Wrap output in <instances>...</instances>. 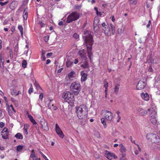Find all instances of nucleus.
Returning a JSON list of instances; mask_svg holds the SVG:
<instances>
[{
	"instance_id": "864d4df0",
	"label": "nucleus",
	"mask_w": 160,
	"mask_h": 160,
	"mask_svg": "<svg viewBox=\"0 0 160 160\" xmlns=\"http://www.w3.org/2000/svg\"><path fill=\"white\" fill-rule=\"evenodd\" d=\"M97 14L98 16H99L100 17H102V12H99V13H98Z\"/></svg>"
},
{
	"instance_id": "5701e85b",
	"label": "nucleus",
	"mask_w": 160,
	"mask_h": 160,
	"mask_svg": "<svg viewBox=\"0 0 160 160\" xmlns=\"http://www.w3.org/2000/svg\"><path fill=\"white\" fill-rule=\"evenodd\" d=\"M28 118L29 119V120L31 121V122L34 124L36 125L37 123L35 121V120L33 118V117L31 115H29Z\"/></svg>"
},
{
	"instance_id": "4be33fe9",
	"label": "nucleus",
	"mask_w": 160,
	"mask_h": 160,
	"mask_svg": "<svg viewBox=\"0 0 160 160\" xmlns=\"http://www.w3.org/2000/svg\"><path fill=\"white\" fill-rule=\"evenodd\" d=\"M56 132L60 138H62L64 137V135L62 131H56Z\"/></svg>"
},
{
	"instance_id": "cd10ccee",
	"label": "nucleus",
	"mask_w": 160,
	"mask_h": 160,
	"mask_svg": "<svg viewBox=\"0 0 160 160\" xmlns=\"http://www.w3.org/2000/svg\"><path fill=\"white\" fill-rule=\"evenodd\" d=\"M73 38L77 40L78 41L79 40V36L76 33H74L73 35Z\"/></svg>"
},
{
	"instance_id": "c9c22d12",
	"label": "nucleus",
	"mask_w": 160,
	"mask_h": 160,
	"mask_svg": "<svg viewBox=\"0 0 160 160\" xmlns=\"http://www.w3.org/2000/svg\"><path fill=\"white\" fill-rule=\"evenodd\" d=\"M36 156L35 155V152L34 150H32L31 151V153L30 156V158H32Z\"/></svg>"
},
{
	"instance_id": "9b49d317",
	"label": "nucleus",
	"mask_w": 160,
	"mask_h": 160,
	"mask_svg": "<svg viewBox=\"0 0 160 160\" xmlns=\"http://www.w3.org/2000/svg\"><path fill=\"white\" fill-rule=\"evenodd\" d=\"M78 54L80 56L82 59L85 60H86L87 59L86 55V52L84 49L79 50L78 52Z\"/></svg>"
},
{
	"instance_id": "37998d69",
	"label": "nucleus",
	"mask_w": 160,
	"mask_h": 160,
	"mask_svg": "<svg viewBox=\"0 0 160 160\" xmlns=\"http://www.w3.org/2000/svg\"><path fill=\"white\" fill-rule=\"evenodd\" d=\"M43 94L42 93V92H41V93L40 94V95H39V99L42 100V99L43 98Z\"/></svg>"
},
{
	"instance_id": "7c9ffc66",
	"label": "nucleus",
	"mask_w": 160,
	"mask_h": 160,
	"mask_svg": "<svg viewBox=\"0 0 160 160\" xmlns=\"http://www.w3.org/2000/svg\"><path fill=\"white\" fill-rule=\"evenodd\" d=\"M108 83L107 82L106 80H104V87L105 89H108Z\"/></svg>"
},
{
	"instance_id": "412c9836",
	"label": "nucleus",
	"mask_w": 160,
	"mask_h": 160,
	"mask_svg": "<svg viewBox=\"0 0 160 160\" xmlns=\"http://www.w3.org/2000/svg\"><path fill=\"white\" fill-rule=\"evenodd\" d=\"M28 9L27 8H25L23 12V17L24 19L27 20L28 17Z\"/></svg>"
},
{
	"instance_id": "ea45409f",
	"label": "nucleus",
	"mask_w": 160,
	"mask_h": 160,
	"mask_svg": "<svg viewBox=\"0 0 160 160\" xmlns=\"http://www.w3.org/2000/svg\"><path fill=\"white\" fill-rule=\"evenodd\" d=\"M8 2V1L4 2H0V5L1 6H3L6 4H7Z\"/></svg>"
},
{
	"instance_id": "09e8293b",
	"label": "nucleus",
	"mask_w": 160,
	"mask_h": 160,
	"mask_svg": "<svg viewBox=\"0 0 160 160\" xmlns=\"http://www.w3.org/2000/svg\"><path fill=\"white\" fill-rule=\"evenodd\" d=\"M151 24V21L150 20H149L148 21V24L147 25V28H149Z\"/></svg>"
},
{
	"instance_id": "603ef678",
	"label": "nucleus",
	"mask_w": 160,
	"mask_h": 160,
	"mask_svg": "<svg viewBox=\"0 0 160 160\" xmlns=\"http://www.w3.org/2000/svg\"><path fill=\"white\" fill-rule=\"evenodd\" d=\"M105 97L106 98H107V95L108 93V89H105Z\"/></svg>"
},
{
	"instance_id": "c85d7f7f",
	"label": "nucleus",
	"mask_w": 160,
	"mask_h": 160,
	"mask_svg": "<svg viewBox=\"0 0 160 160\" xmlns=\"http://www.w3.org/2000/svg\"><path fill=\"white\" fill-rule=\"evenodd\" d=\"M27 61L26 60H24L23 61L22 63V67L24 68H26L27 67Z\"/></svg>"
},
{
	"instance_id": "c756f323",
	"label": "nucleus",
	"mask_w": 160,
	"mask_h": 160,
	"mask_svg": "<svg viewBox=\"0 0 160 160\" xmlns=\"http://www.w3.org/2000/svg\"><path fill=\"white\" fill-rule=\"evenodd\" d=\"M73 63V62L72 61H70V60L68 61L66 63V66L67 67H70Z\"/></svg>"
},
{
	"instance_id": "a18cd8bd",
	"label": "nucleus",
	"mask_w": 160,
	"mask_h": 160,
	"mask_svg": "<svg viewBox=\"0 0 160 160\" xmlns=\"http://www.w3.org/2000/svg\"><path fill=\"white\" fill-rule=\"evenodd\" d=\"M39 24L41 28L44 27L45 26V24L43 23L42 22H40Z\"/></svg>"
},
{
	"instance_id": "6ab92c4d",
	"label": "nucleus",
	"mask_w": 160,
	"mask_h": 160,
	"mask_svg": "<svg viewBox=\"0 0 160 160\" xmlns=\"http://www.w3.org/2000/svg\"><path fill=\"white\" fill-rule=\"evenodd\" d=\"M150 120L152 123L153 124H155L157 122V120L155 115H153L151 117Z\"/></svg>"
},
{
	"instance_id": "473e14b6",
	"label": "nucleus",
	"mask_w": 160,
	"mask_h": 160,
	"mask_svg": "<svg viewBox=\"0 0 160 160\" xmlns=\"http://www.w3.org/2000/svg\"><path fill=\"white\" fill-rule=\"evenodd\" d=\"M34 85L37 89L39 90L40 89L42 90V88L39 85L37 82L36 81L34 83Z\"/></svg>"
},
{
	"instance_id": "f03ea898",
	"label": "nucleus",
	"mask_w": 160,
	"mask_h": 160,
	"mask_svg": "<svg viewBox=\"0 0 160 160\" xmlns=\"http://www.w3.org/2000/svg\"><path fill=\"white\" fill-rule=\"evenodd\" d=\"M76 109L78 117L79 119H83L87 117L88 113V108L86 105H81Z\"/></svg>"
},
{
	"instance_id": "4c0bfd02",
	"label": "nucleus",
	"mask_w": 160,
	"mask_h": 160,
	"mask_svg": "<svg viewBox=\"0 0 160 160\" xmlns=\"http://www.w3.org/2000/svg\"><path fill=\"white\" fill-rule=\"evenodd\" d=\"M39 153L46 160H49L47 158V157L42 153V152L40 150L39 151Z\"/></svg>"
},
{
	"instance_id": "0e129e2a",
	"label": "nucleus",
	"mask_w": 160,
	"mask_h": 160,
	"mask_svg": "<svg viewBox=\"0 0 160 160\" xmlns=\"http://www.w3.org/2000/svg\"><path fill=\"white\" fill-rule=\"evenodd\" d=\"M116 113L117 114V116H120L119 114L120 113V112L119 111H116Z\"/></svg>"
},
{
	"instance_id": "20e7f679",
	"label": "nucleus",
	"mask_w": 160,
	"mask_h": 160,
	"mask_svg": "<svg viewBox=\"0 0 160 160\" xmlns=\"http://www.w3.org/2000/svg\"><path fill=\"white\" fill-rule=\"evenodd\" d=\"M103 112L104 117L102 118L101 120L104 127L106 128V122L111 121L113 119V114L111 112L106 110H104Z\"/></svg>"
},
{
	"instance_id": "e433bc0d",
	"label": "nucleus",
	"mask_w": 160,
	"mask_h": 160,
	"mask_svg": "<svg viewBox=\"0 0 160 160\" xmlns=\"http://www.w3.org/2000/svg\"><path fill=\"white\" fill-rule=\"evenodd\" d=\"M129 2L132 4L135 5L137 3V0H130Z\"/></svg>"
},
{
	"instance_id": "9d476101",
	"label": "nucleus",
	"mask_w": 160,
	"mask_h": 160,
	"mask_svg": "<svg viewBox=\"0 0 160 160\" xmlns=\"http://www.w3.org/2000/svg\"><path fill=\"white\" fill-rule=\"evenodd\" d=\"M52 100L48 99L46 102V104L47 105L48 108L52 110H56L57 108L52 102Z\"/></svg>"
},
{
	"instance_id": "79ce46f5",
	"label": "nucleus",
	"mask_w": 160,
	"mask_h": 160,
	"mask_svg": "<svg viewBox=\"0 0 160 160\" xmlns=\"http://www.w3.org/2000/svg\"><path fill=\"white\" fill-rule=\"evenodd\" d=\"M44 40L45 42H47L49 39V37L48 36H45L44 37Z\"/></svg>"
},
{
	"instance_id": "58836bf2",
	"label": "nucleus",
	"mask_w": 160,
	"mask_h": 160,
	"mask_svg": "<svg viewBox=\"0 0 160 160\" xmlns=\"http://www.w3.org/2000/svg\"><path fill=\"white\" fill-rule=\"evenodd\" d=\"M126 149L124 147L120 148V151L122 152H125L126 151Z\"/></svg>"
},
{
	"instance_id": "6e6552de",
	"label": "nucleus",
	"mask_w": 160,
	"mask_h": 160,
	"mask_svg": "<svg viewBox=\"0 0 160 160\" xmlns=\"http://www.w3.org/2000/svg\"><path fill=\"white\" fill-rule=\"evenodd\" d=\"M104 156L109 160H112L113 158L117 159L118 158L117 157L114 153L111 152L107 150L106 151Z\"/></svg>"
},
{
	"instance_id": "f8f14e48",
	"label": "nucleus",
	"mask_w": 160,
	"mask_h": 160,
	"mask_svg": "<svg viewBox=\"0 0 160 160\" xmlns=\"http://www.w3.org/2000/svg\"><path fill=\"white\" fill-rule=\"evenodd\" d=\"M156 136V134L153 133H149L148 134L146 135V138L149 141L151 142H152L154 140V138Z\"/></svg>"
},
{
	"instance_id": "bb28decb",
	"label": "nucleus",
	"mask_w": 160,
	"mask_h": 160,
	"mask_svg": "<svg viewBox=\"0 0 160 160\" xmlns=\"http://www.w3.org/2000/svg\"><path fill=\"white\" fill-rule=\"evenodd\" d=\"M11 93L12 96H17L18 95V92H17L14 89H12L11 91Z\"/></svg>"
},
{
	"instance_id": "393cba45",
	"label": "nucleus",
	"mask_w": 160,
	"mask_h": 160,
	"mask_svg": "<svg viewBox=\"0 0 160 160\" xmlns=\"http://www.w3.org/2000/svg\"><path fill=\"white\" fill-rule=\"evenodd\" d=\"M18 29L20 32L22 37L23 33V27L21 25H18Z\"/></svg>"
},
{
	"instance_id": "e2e57ef3",
	"label": "nucleus",
	"mask_w": 160,
	"mask_h": 160,
	"mask_svg": "<svg viewBox=\"0 0 160 160\" xmlns=\"http://www.w3.org/2000/svg\"><path fill=\"white\" fill-rule=\"evenodd\" d=\"M112 20L113 22H114V21H115V18H114V17L113 16L112 17Z\"/></svg>"
},
{
	"instance_id": "774afa93",
	"label": "nucleus",
	"mask_w": 160,
	"mask_h": 160,
	"mask_svg": "<svg viewBox=\"0 0 160 160\" xmlns=\"http://www.w3.org/2000/svg\"><path fill=\"white\" fill-rule=\"evenodd\" d=\"M120 160H128L126 158L124 157H122L121 158Z\"/></svg>"
},
{
	"instance_id": "dca6fc26",
	"label": "nucleus",
	"mask_w": 160,
	"mask_h": 160,
	"mask_svg": "<svg viewBox=\"0 0 160 160\" xmlns=\"http://www.w3.org/2000/svg\"><path fill=\"white\" fill-rule=\"evenodd\" d=\"M138 112L139 113V115L142 116H145L146 115L147 113V112L142 108H138Z\"/></svg>"
},
{
	"instance_id": "39448f33",
	"label": "nucleus",
	"mask_w": 160,
	"mask_h": 160,
	"mask_svg": "<svg viewBox=\"0 0 160 160\" xmlns=\"http://www.w3.org/2000/svg\"><path fill=\"white\" fill-rule=\"evenodd\" d=\"M62 97L71 105H73L75 101V98L73 93L69 91L65 92L63 93Z\"/></svg>"
},
{
	"instance_id": "69168bd1",
	"label": "nucleus",
	"mask_w": 160,
	"mask_h": 160,
	"mask_svg": "<svg viewBox=\"0 0 160 160\" xmlns=\"http://www.w3.org/2000/svg\"><path fill=\"white\" fill-rule=\"evenodd\" d=\"M4 149V148L3 147H0V151H3Z\"/></svg>"
},
{
	"instance_id": "ddd939ff",
	"label": "nucleus",
	"mask_w": 160,
	"mask_h": 160,
	"mask_svg": "<svg viewBox=\"0 0 160 160\" xmlns=\"http://www.w3.org/2000/svg\"><path fill=\"white\" fill-rule=\"evenodd\" d=\"M80 74L81 75V82H83L85 81L87 79V74L85 73L83 71L81 72Z\"/></svg>"
},
{
	"instance_id": "bf43d9fd",
	"label": "nucleus",
	"mask_w": 160,
	"mask_h": 160,
	"mask_svg": "<svg viewBox=\"0 0 160 160\" xmlns=\"http://www.w3.org/2000/svg\"><path fill=\"white\" fill-rule=\"evenodd\" d=\"M94 9L96 11L97 14H98V13H99V12L98 11V9L97 8L95 7Z\"/></svg>"
},
{
	"instance_id": "6e6d98bb",
	"label": "nucleus",
	"mask_w": 160,
	"mask_h": 160,
	"mask_svg": "<svg viewBox=\"0 0 160 160\" xmlns=\"http://www.w3.org/2000/svg\"><path fill=\"white\" fill-rule=\"evenodd\" d=\"M134 153L136 155H137L139 153V151L138 150H135L134 151Z\"/></svg>"
},
{
	"instance_id": "a878e982",
	"label": "nucleus",
	"mask_w": 160,
	"mask_h": 160,
	"mask_svg": "<svg viewBox=\"0 0 160 160\" xmlns=\"http://www.w3.org/2000/svg\"><path fill=\"white\" fill-rule=\"evenodd\" d=\"M15 137L17 138L22 139L23 138L22 135L21 134L19 133H18L15 135Z\"/></svg>"
},
{
	"instance_id": "4468645a",
	"label": "nucleus",
	"mask_w": 160,
	"mask_h": 160,
	"mask_svg": "<svg viewBox=\"0 0 160 160\" xmlns=\"http://www.w3.org/2000/svg\"><path fill=\"white\" fill-rule=\"evenodd\" d=\"M141 96L144 100L148 101L149 99V96L147 93L142 92L141 94Z\"/></svg>"
},
{
	"instance_id": "a19ab883",
	"label": "nucleus",
	"mask_w": 160,
	"mask_h": 160,
	"mask_svg": "<svg viewBox=\"0 0 160 160\" xmlns=\"http://www.w3.org/2000/svg\"><path fill=\"white\" fill-rule=\"evenodd\" d=\"M148 71L149 72H153V70L151 66H149L148 68Z\"/></svg>"
},
{
	"instance_id": "13d9d810",
	"label": "nucleus",
	"mask_w": 160,
	"mask_h": 160,
	"mask_svg": "<svg viewBox=\"0 0 160 160\" xmlns=\"http://www.w3.org/2000/svg\"><path fill=\"white\" fill-rule=\"evenodd\" d=\"M63 24V22L62 21H60L58 23V25L59 26H62Z\"/></svg>"
},
{
	"instance_id": "3c124183",
	"label": "nucleus",
	"mask_w": 160,
	"mask_h": 160,
	"mask_svg": "<svg viewBox=\"0 0 160 160\" xmlns=\"http://www.w3.org/2000/svg\"><path fill=\"white\" fill-rule=\"evenodd\" d=\"M41 58L42 60L45 61L46 59V58L44 55H42V56H41Z\"/></svg>"
},
{
	"instance_id": "7ed1b4c3",
	"label": "nucleus",
	"mask_w": 160,
	"mask_h": 160,
	"mask_svg": "<svg viewBox=\"0 0 160 160\" xmlns=\"http://www.w3.org/2000/svg\"><path fill=\"white\" fill-rule=\"evenodd\" d=\"M102 26L103 27V29L104 31L105 34L108 36H110L112 35H114L115 33L114 26L112 23H110L109 25L103 22L102 24Z\"/></svg>"
},
{
	"instance_id": "423d86ee",
	"label": "nucleus",
	"mask_w": 160,
	"mask_h": 160,
	"mask_svg": "<svg viewBox=\"0 0 160 160\" xmlns=\"http://www.w3.org/2000/svg\"><path fill=\"white\" fill-rule=\"evenodd\" d=\"M70 91L75 95H77L81 89L80 83L78 82H74L72 83L70 86Z\"/></svg>"
},
{
	"instance_id": "338daca9",
	"label": "nucleus",
	"mask_w": 160,
	"mask_h": 160,
	"mask_svg": "<svg viewBox=\"0 0 160 160\" xmlns=\"http://www.w3.org/2000/svg\"><path fill=\"white\" fill-rule=\"evenodd\" d=\"M15 27L14 26H13L12 28L11 29V31L12 32H13L15 30Z\"/></svg>"
},
{
	"instance_id": "1a4fd4ad",
	"label": "nucleus",
	"mask_w": 160,
	"mask_h": 160,
	"mask_svg": "<svg viewBox=\"0 0 160 160\" xmlns=\"http://www.w3.org/2000/svg\"><path fill=\"white\" fill-rule=\"evenodd\" d=\"M146 85V83L144 81L140 80L136 85V90H141L143 89Z\"/></svg>"
},
{
	"instance_id": "2eb2a0df",
	"label": "nucleus",
	"mask_w": 160,
	"mask_h": 160,
	"mask_svg": "<svg viewBox=\"0 0 160 160\" xmlns=\"http://www.w3.org/2000/svg\"><path fill=\"white\" fill-rule=\"evenodd\" d=\"M2 137L4 139H7L8 138V131H2L1 132Z\"/></svg>"
},
{
	"instance_id": "052dcab7",
	"label": "nucleus",
	"mask_w": 160,
	"mask_h": 160,
	"mask_svg": "<svg viewBox=\"0 0 160 160\" xmlns=\"http://www.w3.org/2000/svg\"><path fill=\"white\" fill-rule=\"evenodd\" d=\"M0 95L2 96H3L4 95V93L1 90H0Z\"/></svg>"
},
{
	"instance_id": "72a5a7b5",
	"label": "nucleus",
	"mask_w": 160,
	"mask_h": 160,
	"mask_svg": "<svg viewBox=\"0 0 160 160\" xmlns=\"http://www.w3.org/2000/svg\"><path fill=\"white\" fill-rule=\"evenodd\" d=\"M23 149V146L21 145H19L17 146L16 150L17 152H19Z\"/></svg>"
},
{
	"instance_id": "f3484780",
	"label": "nucleus",
	"mask_w": 160,
	"mask_h": 160,
	"mask_svg": "<svg viewBox=\"0 0 160 160\" xmlns=\"http://www.w3.org/2000/svg\"><path fill=\"white\" fill-rule=\"evenodd\" d=\"M155 137L154 138V140L152 142L160 146V138L156 134Z\"/></svg>"
},
{
	"instance_id": "de8ad7c7",
	"label": "nucleus",
	"mask_w": 160,
	"mask_h": 160,
	"mask_svg": "<svg viewBox=\"0 0 160 160\" xmlns=\"http://www.w3.org/2000/svg\"><path fill=\"white\" fill-rule=\"evenodd\" d=\"M33 160H40L41 159L40 158H38L37 156H35L32 158Z\"/></svg>"
},
{
	"instance_id": "8fccbe9b",
	"label": "nucleus",
	"mask_w": 160,
	"mask_h": 160,
	"mask_svg": "<svg viewBox=\"0 0 160 160\" xmlns=\"http://www.w3.org/2000/svg\"><path fill=\"white\" fill-rule=\"evenodd\" d=\"M117 118H118V120H117V122H119L121 120V117L120 116H117Z\"/></svg>"
},
{
	"instance_id": "a211bd4d",
	"label": "nucleus",
	"mask_w": 160,
	"mask_h": 160,
	"mask_svg": "<svg viewBox=\"0 0 160 160\" xmlns=\"http://www.w3.org/2000/svg\"><path fill=\"white\" fill-rule=\"evenodd\" d=\"M120 86V84L119 83H116L115 85L114 88V92L117 95L118 94L119 92Z\"/></svg>"
},
{
	"instance_id": "680f3d73",
	"label": "nucleus",
	"mask_w": 160,
	"mask_h": 160,
	"mask_svg": "<svg viewBox=\"0 0 160 160\" xmlns=\"http://www.w3.org/2000/svg\"><path fill=\"white\" fill-rule=\"evenodd\" d=\"M52 53H51V52H50V53H48L47 54V56H52Z\"/></svg>"
},
{
	"instance_id": "b1692460",
	"label": "nucleus",
	"mask_w": 160,
	"mask_h": 160,
	"mask_svg": "<svg viewBox=\"0 0 160 160\" xmlns=\"http://www.w3.org/2000/svg\"><path fill=\"white\" fill-rule=\"evenodd\" d=\"M81 67L83 68H87L89 67V65L88 62L86 61L83 64L81 65Z\"/></svg>"
},
{
	"instance_id": "49530a36",
	"label": "nucleus",
	"mask_w": 160,
	"mask_h": 160,
	"mask_svg": "<svg viewBox=\"0 0 160 160\" xmlns=\"http://www.w3.org/2000/svg\"><path fill=\"white\" fill-rule=\"evenodd\" d=\"M55 130H61L57 123L55 125Z\"/></svg>"
},
{
	"instance_id": "5fc2aeb1",
	"label": "nucleus",
	"mask_w": 160,
	"mask_h": 160,
	"mask_svg": "<svg viewBox=\"0 0 160 160\" xmlns=\"http://www.w3.org/2000/svg\"><path fill=\"white\" fill-rule=\"evenodd\" d=\"M78 62V60L77 59H75L74 61V63L75 64H77Z\"/></svg>"
},
{
	"instance_id": "f704fd0d",
	"label": "nucleus",
	"mask_w": 160,
	"mask_h": 160,
	"mask_svg": "<svg viewBox=\"0 0 160 160\" xmlns=\"http://www.w3.org/2000/svg\"><path fill=\"white\" fill-rule=\"evenodd\" d=\"M33 92V88H32V84H31L30 85V88H29L28 92L29 94H31V93Z\"/></svg>"
},
{
	"instance_id": "2f4dec72",
	"label": "nucleus",
	"mask_w": 160,
	"mask_h": 160,
	"mask_svg": "<svg viewBox=\"0 0 160 160\" xmlns=\"http://www.w3.org/2000/svg\"><path fill=\"white\" fill-rule=\"evenodd\" d=\"M75 72L72 71L68 74V77L69 78H72L73 77V75L75 74Z\"/></svg>"
},
{
	"instance_id": "aec40b11",
	"label": "nucleus",
	"mask_w": 160,
	"mask_h": 160,
	"mask_svg": "<svg viewBox=\"0 0 160 160\" xmlns=\"http://www.w3.org/2000/svg\"><path fill=\"white\" fill-rule=\"evenodd\" d=\"M42 129L45 130L46 129H48V124L46 121H44L41 122Z\"/></svg>"
},
{
	"instance_id": "c03bdc74",
	"label": "nucleus",
	"mask_w": 160,
	"mask_h": 160,
	"mask_svg": "<svg viewBox=\"0 0 160 160\" xmlns=\"http://www.w3.org/2000/svg\"><path fill=\"white\" fill-rule=\"evenodd\" d=\"M5 126V123L3 122H0V127L1 128H3Z\"/></svg>"
},
{
	"instance_id": "4d7b16f0",
	"label": "nucleus",
	"mask_w": 160,
	"mask_h": 160,
	"mask_svg": "<svg viewBox=\"0 0 160 160\" xmlns=\"http://www.w3.org/2000/svg\"><path fill=\"white\" fill-rule=\"evenodd\" d=\"M51 62V61L50 59H47V60L46 64H49Z\"/></svg>"
},
{
	"instance_id": "f257e3e1",
	"label": "nucleus",
	"mask_w": 160,
	"mask_h": 160,
	"mask_svg": "<svg viewBox=\"0 0 160 160\" xmlns=\"http://www.w3.org/2000/svg\"><path fill=\"white\" fill-rule=\"evenodd\" d=\"M84 34L85 35L84 40L87 48L88 57L91 60L92 55V50L93 43V38L88 31L85 32Z\"/></svg>"
},
{
	"instance_id": "0eeeda50",
	"label": "nucleus",
	"mask_w": 160,
	"mask_h": 160,
	"mask_svg": "<svg viewBox=\"0 0 160 160\" xmlns=\"http://www.w3.org/2000/svg\"><path fill=\"white\" fill-rule=\"evenodd\" d=\"M80 16V15L79 13L77 11L73 12L68 16L66 22L70 23L76 21L79 18Z\"/></svg>"
}]
</instances>
